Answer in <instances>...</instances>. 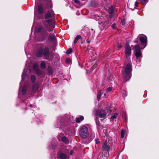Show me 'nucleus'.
Masks as SVG:
<instances>
[{"label":"nucleus","mask_w":159,"mask_h":159,"mask_svg":"<svg viewBox=\"0 0 159 159\" xmlns=\"http://www.w3.org/2000/svg\"><path fill=\"white\" fill-rule=\"evenodd\" d=\"M34 69H36L38 67V66L36 64H34Z\"/></svg>","instance_id":"obj_36"},{"label":"nucleus","mask_w":159,"mask_h":159,"mask_svg":"<svg viewBox=\"0 0 159 159\" xmlns=\"http://www.w3.org/2000/svg\"><path fill=\"white\" fill-rule=\"evenodd\" d=\"M74 151H70V155H71L73 154L74 153Z\"/></svg>","instance_id":"obj_37"},{"label":"nucleus","mask_w":159,"mask_h":159,"mask_svg":"<svg viewBox=\"0 0 159 159\" xmlns=\"http://www.w3.org/2000/svg\"><path fill=\"white\" fill-rule=\"evenodd\" d=\"M117 114V113H115L114 115L112 116L111 118V121H113L114 119L116 118Z\"/></svg>","instance_id":"obj_21"},{"label":"nucleus","mask_w":159,"mask_h":159,"mask_svg":"<svg viewBox=\"0 0 159 159\" xmlns=\"http://www.w3.org/2000/svg\"><path fill=\"white\" fill-rule=\"evenodd\" d=\"M132 70V66L131 63L127 64L125 67L124 72L123 73V79L126 82L129 80L130 78V73Z\"/></svg>","instance_id":"obj_1"},{"label":"nucleus","mask_w":159,"mask_h":159,"mask_svg":"<svg viewBox=\"0 0 159 159\" xmlns=\"http://www.w3.org/2000/svg\"><path fill=\"white\" fill-rule=\"evenodd\" d=\"M124 92H125V96H126L127 95V93H126V92L125 91H124Z\"/></svg>","instance_id":"obj_40"},{"label":"nucleus","mask_w":159,"mask_h":159,"mask_svg":"<svg viewBox=\"0 0 159 159\" xmlns=\"http://www.w3.org/2000/svg\"><path fill=\"white\" fill-rule=\"evenodd\" d=\"M138 38H139V40L141 43L143 44L144 45V47L146 45V44L147 42V38L146 36L143 34H139L138 36Z\"/></svg>","instance_id":"obj_7"},{"label":"nucleus","mask_w":159,"mask_h":159,"mask_svg":"<svg viewBox=\"0 0 159 159\" xmlns=\"http://www.w3.org/2000/svg\"><path fill=\"white\" fill-rule=\"evenodd\" d=\"M121 136L122 138H124L125 136V131L124 130H122L121 132Z\"/></svg>","instance_id":"obj_24"},{"label":"nucleus","mask_w":159,"mask_h":159,"mask_svg":"<svg viewBox=\"0 0 159 159\" xmlns=\"http://www.w3.org/2000/svg\"><path fill=\"white\" fill-rule=\"evenodd\" d=\"M125 51L126 56L127 57H129L131 53V49L129 45H126L125 47Z\"/></svg>","instance_id":"obj_10"},{"label":"nucleus","mask_w":159,"mask_h":159,"mask_svg":"<svg viewBox=\"0 0 159 159\" xmlns=\"http://www.w3.org/2000/svg\"><path fill=\"white\" fill-rule=\"evenodd\" d=\"M111 27L113 29H115L116 27V25L115 24H113L111 25Z\"/></svg>","instance_id":"obj_34"},{"label":"nucleus","mask_w":159,"mask_h":159,"mask_svg":"<svg viewBox=\"0 0 159 159\" xmlns=\"http://www.w3.org/2000/svg\"><path fill=\"white\" fill-rule=\"evenodd\" d=\"M86 41L87 42V43L88 44L89 43H90V40H89V39H88L86 40Z\"/></svg>","instance_id":"obj_35"},{"label":"nucleus","mask_w":159,"mask_h":159,"mask_svg":"<svg viewBox=\"0 0 159 159\" xmlns=\"http://www.w3.org/2000/svg\"><path fill=\"white\" fill-rule=\"evenodd\" d=\"M31 79L32 82L34 83L35 82L36 79L35 76L32 75L31 76Z\"/></svg>","instance_id":"obj_25"},{"label":"nucleus","mask_w":159,"mask_h":159,"mask_svg":"<svg viewBox=\"0 0 159 159\" xmlns=\"http://www.w3.org/2000/svg\"><path fill=\"white\" fill-rule=\"evenodd\" d=\"M110 142V141L106 140L102 145V151H109L111 148Z\"/></svg>","instance_id":"obj_4"},{"label":"nucleus","mask_w":159,"mask_h":159,"mask_svg":"<svg viewBox=\"0 0 159 159\" xmlns=\"http://www.w3.org/2000/svg\"><path fill=\"white\" fill-rule=\"evenodd\" d=\"M81 38L82 37L80 36L79 35H77L74 40V43H75L79 39H81Z\"/></svg>","instance_id":"obj_19"},{"label":"nucleus","mask_w":159,"mask_h":159,"mask_svg":"<svg viewBox=\"0 0 159 159\" xmlns=\"http://www.w3.org/2000/svg\"><path fill=\"white\" fill-rule=\"evenodd\" d=\"M102 93L101 92V91L99 90L98 91V94L97 95V99L98 101L99 100L101 96Z\"/></svg>","instance_id":"obj_18"},{"label":"nucleus","mask_w":159,"mask_h":159,"mask_svg":"<svg viewBox=\"0 0 159 159\" xmlns=\"http://www.w3.org/2000/svg\"><path fill=\"white\" fill-rule=\"evenodd\" d=\"M66 62L70 63L71 61L70 59V58H67L66 59Z\"/></svg>","instance_id":"obj_32"},{"label":"nucleus","mask_w":159,"mask_h":159,"mask_svg":"<svg viewBox=\"0 0 159 159\" xmlns=\"http://www.w3.org/2000/svg\"><path fill=\"white\" fill-rule=\"evenodd\" d=\"M34 89H35L34 87H33V90H34Z\"/></svg>","instance_id":"obj_42"},{"label":"nucleus","mask_w":159,"mask_h":159,"mask_svg":"<svg viewBox=\"0 0 159 159\" xmlns=\"http://www.w3.org/2000/svg\"><path fill=\"white\" fill-rule=\"evenodd\" d=\"M95 141H96V143L97 144H99L100 142V141L98 139H96Z\"/></svg>","instance_id":"obj_33"},{"label":"nucleus","mask_w":159,"mask_h":159,"mask_svg":"<svg viewBox=\"0 0 159 159\" xmlns=\"http://www.w3.org/2000/svg\"><path fill=\"white\" fill-rule=\"evenodd\" d=\"M52 21V19H50L48 21H46L47 24L45 26V27L48 31H52L54 28V25Z\"/></svg>","instance_id":"obj_5"},{"label":"nucleus","mask_w":159,"mask_h":159,"mask_svg":"<svg viewBox=\"0 0 159 159\" xmlns=\"http://www.w3.org/2000/svg\"><path fill=\"white\" fill-rule=\"evenodd\" d=\"M36 31L38 32H43L44 31V30L42 27L39 26L36 28Z\"/></svg>","instance_id":"obj_20"},{"label":"nucleus","mask_w":159,"mask_h":159,"mask_svg":"<svg viewBox=\"0 0 159 159\" xmlns=\"http://www.w3.org/2000/svg\"><path fill=\"white\" fill-rule=\"evenodd\" d=\"M84 119V117L83 116H80V117L76 118L75 121L77 123H79Z\"/></svg>","instance_id":"obj_15"},{"label":"nucleus","mask_w":159,"mask_h":159,"mask_svg":"<svg viewBox=\"0 0 159 159\" xmlns=\"http://www.w3.org/2000/svg\"><path fill=\"white\" fill-rule=\"evenodd\" d=\"M94 114L96 118L98 117L105 118L107 115L106 113L103 110H96L94 111Z\"/></svg>","instance_id":"obj_3"},{"label":"nucleus","mask_w":159,"mask_h":159,"mask_svg":"<svg viewBox=\"0 0 159 159\" xmlns=\"http://www.w3.org/2000/svg\"><path fill=\"white\" fill-rule=\"evenodd\" d=\"M43 54L46 59H48L50 58V54L49 51V48H48L45 47L44 48Z\"/></svg>","instance_id":"obj_8"},{"label":"nucleus","mask_w":159,"mask_h":159,"mask_svg":"<svg viewBox=\"0 0 159 159\" xmlns=\"http://www.w3.org/2000/svg\"><path fill=\"white\" fill-rule=\"evenodd\" d=\"M26 93V87L25 86L23 87L22 89V93L23 94H24Z\"/></svg>","instance_id":"obj_26"},{"label":"nucleus","mask_w":159,"mask_h":159,"mask_svg":"<svg viewBox=\"0 0 159 159\" xmlns=\"http://www.w3.org/2000/svg\"><path fill=\"white\" fill-rule=\"evenodd\" d=\"M108 11L111 17H113L114 16L115 13L116 12L114 8L112 6L109 7Z\"/></svg>","instance_id":"obj_9"},{"label":"nucleus","mask_w":159,"mask_h":159,"mask_svg":"<svg viewBox=\"0 0 159 159\" xmlns=\"http://www.w3.org/2000/svg\"><path fill=\"white\" fill-rule=\"evenodd\" d=\"M48 39L50 41H54L55 40L56 38L54 34H51L49 35Z\"/></svg>","instance_id":"obj_13"},{"label":"nucleus","mask_w":159,"mask_h":159,"mask_svg":"<svg viewBox=\"0 0 159 159\" xmlns=\"http://www.w3.org/2000/svg\"><path fill=\"white\" fill-rule=\"evenodd\" d=\"M38 12L39 13L41 14L43 12V9L42 7L39 5L38 7Z\"/></svg>","instance_id":"obj_17"},{"label":"nucleus","mask_w":159,"mask_h":159,"mask_svg":"<svg viewBox=\"0 0 159 159\" xmlns=\"http://www.w3.org/2000/svg\"><path fill=\"white\" fill-rule=\"evenodd\" d=\"M112 89L111 87H108L107 89V92H110L111 91Z\"/></svg>","instance_id":"obj_29"},{"label":"nucleus","mask_w":159,"mask_h":159,"mask_svg":"<svg viewBox=\"0 0 159 159\" xmlns=\"http://www.w3.org/2000/svg\"><path fill=\"white\" fill-rule=\"evenodd\" d=\"M58 139L59 140H61L65 143H67L68 142V140L66 137H63L61 139H60V138H59Z\"/></svg>","instance_id":"obj_14"},{"label":"nucleus","mask_w":159,"mask_h":159,"mask_svg":"<svg viewBox=\"0 0 159 159\" xmlns=\"http://www.w3.org/2000/svg\"><path fill=\"white\" fill-rule=\"evenodd\" d=\"M121 47L122 45L121 44H119L117 48H120Z\"/></svg>","instance_id":"obj_38"},{"label":"nucleus","mask_w":159,"mask_h":159,"mask_svg":"<svg viewBox=\"0 0 159 159\" xmlns=\"http://www.w3.org/2000/svg\"><path fill=\"white\" fill-rule=\"evenodd\" d=\"M74 2L77 4H80V2L78 0H74Z\"/></svg>","instance_id":"obj_30"},{"label":"nucleus","mask_w":159,"mask_h":159,"mask_svg":"<svg viewBox=\"0 0 159 159\" xmlns=\"http://www.w3.org/2000/svg\"><path fill=\"white\" fill-rule=\"evenodd\" d=\"M43 48L42 47H40L37 50L36 55L37 57H41L43 55Z\"/></svg>","instance_id":"obj_12"},{"label":"nucleus","mask_w":159,"mask_h":159,"mask_svg":"<svg viewBox=\"0 0 159 159\" xmlns=\"http://www.w3.org/2000/svg\"><path fill=\"white\" fill-rule=\"evenodd\" d=\"M125 23V21L124 20L122 19L121 20V24L122 25H124Z\"/></svg>","instance_id":"obj_28"},{"label":"nucleus","mask_w":159,"mask_h":159,"mask_svg":"<svg viewBox=\"0 0 159 159\" xmlns=\"http://www.w3.org/2000/svg\"><path fill=\"white\" fill-rule=\"evenodd\" d=\"M106 93H104V96H106Z\"/></svg>","instance_id":"obj_43"},{"label":"nucleus","mask_w":159,"mask_h":159,"mask_svg":"<svg viewBox=\"0 0 159 159\" xmlns=\"http://www.w3.org/2000/svg\"><path fill=\"white\" fill-rule=\"evenodd\" d=\"M43 37L41 40V41H43V40H44L45 39V38L46 37L47 35H46V36H45V35H43Z\"/></svg>","instance_id":"obj_31"},{"label":"nucleus","mask_w":159,"mask_h":159,"mask_svg":"<svg viewBox=\"0 0 159 159\" xmlns=\"http://www.w3.org/2000/svg\"><path fill=\"white\" fill-rule=\"evenodd\" d=\"M25 75V74H24V73H23L22 75V78H23L24 76Z\"/></svg>","instance_id":"obj_39"},{"label":"nucleus","mask_w":159,"mask_h":159,"mask_svg":"<svg viewBox=\"0 0 159 159\" xmlns=\"http://www.w3.org/2000/svg\"><path fill=\"white\" fill-rule=\"evenodd\" d=\"M53 16V15L52 11H48L45 17L46 21H48L49 20L52 19L51 18H52Z\"/></svg>","instance_id":"obj_11"},{"label":"nucleus","mask_w":159,"mask_h":159,"mask_svg":"<svg viewBox=\"0 0 159 159\" xmlns=\"http://www.w3.org/2000/svg\"><path fill=\"white\" fill-rule=\"evenodd\" d=\"M137 3H138V2H135V7H136V6H137Z\"/></svg>","instance_id":"obj_41"},{"label":"nucleus","mask_w":159,"mask_h":159,"mask_svg":"<svg viewBox=\"0 0 159 159\" xmlns=\"http://www.w3.org/2000/svg\"><path fill=\"white\" fill-rule=\"evenodd\" d=\"M135 55L137 58L141 57L142 53L140 47L138 45H135L134 47Z\"/></svg>","instance_id":"obj_6"},{"label":"nucleus","mask_w":159,"mask_h":159,"mask_svg":"<svg viewBox=\"0 0 159 159\" xmlns=\"http://www.w3.org/2000/svg\"><path fill=\"white\" fill-rule=\"evenodd\" d=\"M41 67L43 69H44L45 68V64L44 62L43 61L41 62Z\"/></svg>","instance_id":"obj_23"},{"label":"nucleus","mask_w":159,"mask_h":159,"mask_svg":"<svg viewBox=\"0 0 159 159\" xmlns=\"http://www.w3.org/2000/svg\"><path fill=\"white\" fill-rule=\"evenodd\" d=\"M106 110L107 111V112L110 113H111L112 110L111 109L110 107H107L106 108Z\"/></svg>","instance_id":"obj_22"},{"label":"nucleus","mask_w":159,"mask_h":159,"mask_svg":"<svg viewBox=\"0 0 159 159\" xmlns=\"http://www.w3.org/2000/svg\"><path fill=\"white\" fill-rule=\"evenodd\" d=\"M72 52V50L71 49H68L66 52V53L68 54H70Z\"/></svg>","instance_id":"obj_27"},{"label":"nucleus","mask_w":159,"mask_h":159,"mask_svg":"<svg viewBox=\"0 0 159 159\" xmlns=\"http://www.w3.org/2000/svg\"><path fill=\"white\" fill-rule=\"evenodd\" d=\"M59 156L61 159H66L67 157L66 155L62 153H61L60 154Z\"/></svg>","instance_id":"obj_16"},{"label":"nucleus","mask_w":159,"mask_h":159,"mask_svg":"<svg viewBox=\"0 0 159 159\" xmlns=\"http://www.w3.org/2000/svg\"><path fill=\"white\" fill-rule=\"evenodd\" d=\"M79 134L82 138L84 139L87 138L89 135L87 127L84 125L82 126L80 128Z\"/></svg>","instance_id":"obj_2"}]
</instances>
